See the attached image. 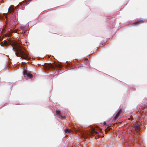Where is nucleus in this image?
Here are the masks:
<instances>
[{
    "instance_id": "obj_1",
    "label": "nucleus",
    "mask_w": 147,
    "mask_h": 147,
    "mask_svg": "<svg viewBox=\"0 0 147 147\" xmlns=\"http://www.w3.org/2000/svg\"><path fill=\"white\" fill-rule=\"evenodd\" d=\"M3 44L5 46L11 45L15 52V55L16 56L18 57H20L23 59H28V55L25 52L24 48L18 42L11 40L7 41H5Z\"/></svg>"
},
{
    "instance_id": "obj_2",
    "label": "nucleus",
    "mask_w": 147,
    "mask_h": 147,
    "mask_svg": "<svg viewBox=\"0 0 147 147\" xmlns=\"http://www.w3.org/2000/svg\"><path fill=\"white\" fill-rule=\"evenodd\" d=\"M100 131L99 130H98L97 129L91 127L89 131L86 132V133L87 136L88 135L93 136L94 134L99 135L100 134Z\"/></svg>"
},
{
    "instance_id": "obj_3",
    "label": "nucleus",
    "mask_w": 147,
    "mask_h": 147,
    "mask_svg": "<svg viewBox=\"0 0 147 147\" xmlns=\"http://www.w3.org/2000/svg\"><path fill=\"white\" fill-rule=\"evenodd\" d=\"M24 77H27L28 78L31 79L33 77V76L30 71L26 70L24 71Z\"/></svg>"
},
{
    "instance_id": "obj_4",
    "label": "nucleus",
    "mask_w": 147,
    "mask_h": 147,
    "mask_svg": "<svg viewBox=\"0 0 147 147\" xmlns=\"http://www.w3.org/2000/svg\"><path fill=\"white\" fill-rule=\"evenodd\" d=\"M49 68H51L55 69L56 67L60 68L62 67V65L59 64H48Z\"/></svg>"
},
{
    "instance_id": "obj_5",
    "label": "nucleus",
    "mask_w": 147,
    "mask_h": 147,
    "mask_svg": "<svg viewBox=\"0 0 147 147\" xmlns=\"http://www.w3.org/2000/svg\"><path fill=\"white\" fill-rule=\"evenodd\" d=\"M122 111V109H119L117 113L116 114L114 117L113 118V120L112 122H115L116 121V120L119 117Z\"/></svg>"
},
{
    "instance_id": "obj_6",
    "label": "nucleus",
    "mask_w": 147,
    "mask_h": 147,
    "mask_svg": "<svg viewBox=\"0 0 147 147\" xmlns=\"http://www.w3.org/2000/svg\"><path fill=\"white\" fill-rule=\"evenodd\" d=\"M56 112L57 115L59 118L61 119H65V117L62 115L61 113V111L60 110H56Z\"/></svg>"
},
{
    "instance_id": "obj_7",
    "label": "nucleus",
    "mask_w": 147,
    "mask_h": 147,
    "mask_svg": "<svg viewBox=\"0 0 147 147\" xmlns=\"http://www.w3.org/2000/svg\"><path fill=\"white\" fill-rule=\"evenodd\" d=\"M144 23V21L142 20H138L136 21H135L134 23L133 24V26H136L139 25L140 24L143 23Z\"/></svg>"
},
{
    "instance_id": "obj_8",
    "label": "nucleus",
    "mask_w": 147,
    "mask_h": 147,
    "mask_svg": "<svg viewBox=\"0 0 147 147\" xmlns=\"http://www.w3.org/2000/svg\"><path fill=\"white\" fill-rule=\"evenodd\" d=\"M15 8L14 7L13 5H11L9 8L8 11L9 12L11 13L14 11L15 9Z\"/></svg>"
},
{
    "instance_id": "obj_9",
    "label": "nucleus",
    "mask_w": 147,
    "mask_h": 147,
    "mask_svg": "<svg viewBox=\"0 0 147 147\" xmlns=\"http://www.w3.org/2000/svg\"><path fill=\"white\" fill-rule=\"evenodd\" d=\"M133 127L136 131L140 130V129L138 125H133Z\"/></svg>"
},
{
    "instance_id": "obj_10",
    "label": "nucleus",
    "mask_w": 147,
    "mask_h": 147,
    "mask_svg": "<svg viewBox=\"0 0 147 147\" xmlns=\"http://www.w3.org/2000/svg\"><path fill=\"white\" fill-rule=\"evenodd\" d=\"M29 1V0H28L27 1V2H26V1H23V2H21L20 3V4L21 5H22V4H23V3H24L25 4H27V2L28 1Z\"/></svg>"
},
{
    "instance_id": "obj_11",
    "label": "nucleus",
    "mask_w": 147,
    "mask_h": 147,
    "mask_svg": "<svg viewBox=\"0 0 147 147\" xmlns=\"http://www.w3.org/2000/svg\"><path fill=\"white\" fill-rule=\"evenodd\" d=\"M71 131V130H69L68 129H66L65 130V133H67V132H69V133H70Z\"/></svg>"
},
{
    "instance_id": "obj_12",
    "label": "nucleus",
    "mask_w": 147,
    "mask_h": 147,
    "mask_svg": "<svg viewBox=\"0 0 147 147\" xmlns=\"http://www.w3.org/2000/svg\"><path fill=\"white\" fill-rule=\"evenodd\" d=\"M5 26L7 24V21L6 20L5 22Z\"/></svg>"
},
{
    "instance_id": "obj_13",
    "label": "nucleus",
    "mask_w": 147,
    "mask_h": 147,
    "mask_svg": "<svg viewBox=\"0 0 147 147\" xmlns=\"http://www.w3.org/2000/svg\"><path fill=\"white\" fill-rule=\"evenodd\" d=\"M147 108V106H144V108Z\"/></svg>"
},
{
    "instance_id": "obj_14",
    "label": "nucleus",
    "mask_w": 147,
    "mask_h": 147,
    "mask_svg": "<svg viewBox=\"0 0 147 147\" xmlns=\"http://www.w3.org/2000/svg\"><path fill=\"white\" fill-rule=\"evenodd\" d=\"M7 16H5V19H6V20H7Z\"/></svg>"
},
{
    "instance_id": "obj_15",
    "label": "nucleus",
    "mask_w": 147,
    "mask_h": 147,
    "mask_svg": "<svg viewBox=\"0 0 147 147\" xmlns=\"http://www.w3.org/2000/svg\"><path fill=\"white\" fill-rule=\"evenodd\" d=\"M85 60H86V61H87V60H88V58H86V59H85Z\"/></svg>"
},
{
    "instance_id": "obj_16",
    "label": "nucleus",
    "mask_w": 147,
    "mask_h": 147,
    "mask_svg": "<svg viewBox=\"0 0 147 147\" xmlns=\"http://www.w3.org/2000/svg\"><path fill=\"white\" fill-rule=\"evenodd\" d=\"M105 124H106V123H105V122H104V125H105Z\"/></svg>"
},
{
    "instance_id": "obj_17",
    "label": "nucleus",
    "mask_w": 147,
    "mask_h": 147,
    "mask_svg": "<svg viewBox=\"0 0 147 147\" xmlns=\"http://www.w3.org/2000/svg\"><path fill=\"white\" fill-rule=\"evenodd\" d=\"M24 27H23V28H24Z\"/></svg>"
}]
</instances>
